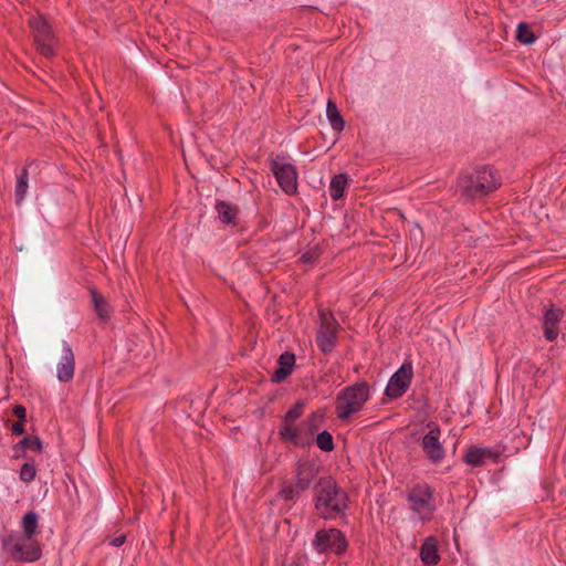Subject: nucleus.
I'll return each mask as SVG.
<instances>
[{
    "label": "nucleus",
    "mask_w": 566,
    "mask_h": 566,
    "mask_svg": "<svg viewBox=\"0 0 566 566\" xmlns=\"http://www.w3.org/2000/svg\"><path fill=\"white\" fill-rule=\"evenodd\" d=\"M304 411V402L298 401L285 413L282 424L280 427V437L296 447H307L313 441L314 433L318 430L323 415L313 412L306 419V432H298L296 430V421L301 418Z\"/></svg>",
    "instance_id": "1"
},
{
    "label": "nucleus",
    "mask_w": 566,
    "mask_h": 566,
    "mask_svg": "<svg viewBox=\"0 0 566 566\" xmlns=\"http://www.w3.org/2000/svg\"><path fill=\"white\" fill-rule=\"evenodd\" d=\"M370 396V387L365 381L346 386L336 396L335 411L337 418L347 420L354 413L361 411Z\"/></svg>",
    "instance_id": "2"
},
{
    "label": "nucleus",
    "mask_w": 566,
    "mask_h": 566,
    "mask_svg": "<svg viewBox=\"0 0 566 566\" xmlns=\"http://www.w3.org/2000/svg\"><path fill=\"white\" fill-rule=\"evenodd\" d=\"M316 510L325 520L333 518L346 507V495L333 480H322L318 484Z\"/></svg>",
    "instance_id": "3"
},
{
    "label": "nucleus",
    "mask_w": 566,
    "mask_h": 566,
    "mask_svg": "<svg viewBox=\"0 0 566 566\" xmlns=\"http://www.w3.org/2000/svg\"><path fill=\"white\" fill-rule=\"evenodd\" d=\"M407 502L412 513V518L422 523L432 520L437 504L434 501V491L429 484L418 483L413 485L407 494Z\"/></svg>",
    "instance_id": "4"
},
{
    "label": "nucleus",
    "mask_w": 566,
    "mask_h": 566,
    "mask_svg": "<svg viewBox=\"0 0 566 566\" xmlns=\"http://www.w3.org/2000/svg\"><path fill=\"white\" fill-rule=\"evenodd\" d=\"M500 180L493 169L481 167L460 180V187L470 197H482L497 189Z\"/></svg>",
    "instance_id": "5"
},
{
    "label": "nucleus",
    "mask_w": 566,
    "mask_h": 566,
    "mask_svg": "<svg viewBox=\"0 0 566 566\" xmlns=\"http://www.w3.org/2000/svg\"><path fill=\"white\" fill-rule=\"evenodd\" d=\"M29 27L32 31L38 52L43 56H53L55 54L56 38L49 21L43 15L38 14L29 20Z\"/></svg>",
    "instance_id": "6"
},
{
    "label": "nucleus",
    "mask_w": 566,
    "mask_h": 566,
    "mask_svg": "<svg viewBox=\"0 0 566 566\" xmlns=\"http://www.w3.org/2000/svg\"><path fill=\"white\" fill-rule=\"evenodd\" d=\"M271 171L285 193L294 195L297 191V170L285 157L276 156L273 158L271 160Z\"/></svg>",
    "instance_id": "7"
},
{
    "label": "nucleus",
    "mask_w": 566,
    "mask_h": 566,
    "mask_svg": "<svg viewBox=\"0 0 566 566\" xmlns=\"http://www.w3.org/2000/svg\"><path fill=\"white\" fill-rule=\"evenodd\" d=\"M4 547L11 552L15 559L21 562H34L41 556V548L34 536L21 535L9 538L4 543Z\"/></svg>",
    "instance_id": "8"
},
{
    "label": "nucleus",
    "mask_w": 566,
    "mask_h": 566,
    "mask_svg": "<svg viewBox=\"0 0 566 566\" xmlns=\"http://www.w3.org/2000/svg\"><path fill=\"white\" fill-rule=\"evenodd\" d=\"M319 322L316 343L318 348L327 354L331 353L336 345L338 323L333 314L325 311H319Z\"/></svg>",
    "instance_id": "9"
},
{
    "label": "nucleus",
    "mask_w": 566,
    "mask_h": 566,
    "mask_svg": "<svg viewBox=\"0 0 566 566\" xmlns=\"http://www.w3.org/2000/svg\"><path fill=\"white\" fill-rule=\"evenodd\" d=\"M313 546L318 553L333 552L342 554L347 548V543L340 531L336 528L321 530L313 539Z\"/></svg>",
    "instance_id": "10"
},
{
    "label": "nucleus",
    "mask_w": 566,
    "mask_h": 566,
    "mask_svg": "<svg viewBox=\"0 0 566 566\" xmlns=\"http://www.w3.org/2000/svg\"><path fill=\"white\" fill-rule=\"evenodd\" d=\"M413 376L411 364H403L390 377L385 394L391 399L400 398L409 388Z\"/></svg>",
    "instance_id": "11"
},
{
    "label": "nucleus",
    "mask_w": 566,
    "mask_h": 566,
    "mask_svg": "<svg viewBox=\"0 0 566 566\" xmlns=\"http://www.w3.org/2000/svg\"><path fill=\"white\" fill-rule=\"evenodd\" d=\"M428 429L421 443L423 452L432 463H440L446 455L444 448L440 441L441 430L436 423H429Z\"/></svg>",
    "instance_id": "12"
},
{
    "label": "nucleus",
    "mask_w": 566,
    "mask_h": 566,
    "mask_svg": "<svg viewBox=\"0 0 566 566\" xmlns=\"http://www.w3.org/2000/svg\"><path fill=\"white\" fill-rule=\"evenodd\" d=\"M75 373V356L71 345L67 342H62L61 360L56 366V377L61 382L72 380Z\"/></svg>",
    "instance_id": "13"
},
{
    "label": "nucleus",
    "mask_w": 566,
    "mask_h": 566,
    "mask_svg": "<svg viewBox=\"0 0 566 566\" xmlns=\"http://www.w3.org/2000/svg\"><path fill=\"white\" fill-rule=\"evenodd\" d=\"M563 317V311L559 308L551 307L544 312L543 315V331L547 340L553 342L559 335L558 323Z\"/></svg>",
    "instance_id": "14"
},
{
    "label": "nucleus",
    "mask_w": 566,
    "mask_h": 566,
    "mask_svg": "<svg viewBox=\"0 0 566 566\" xmlns=\"http://www.w3.org/2000/svg\"><path fill=\"white\" fill-rule=\"evenodd\" d=\"M317 474V469L314 463L308 461L298 462L296 468L295 483L298 490L305 491L310 488Z\"/></svg>",
    "instance_id": "15"
},
{
    "label": "nucleus",
    "mask_w": 566,
    "mask_h": 566,
    "mask_svg": "<svg viewBox=\"0 0 566 566\" xmlns=\"http://www.w3.org/2000/svg\"><path fill=\"white\" fill-rule=\"evenodd\" d=\"M295 356L292 353H283L277 360V368L273 373L272 380L274 382L283 381L293 371Z\"/></svg>",
    "instance_id": "16"
},
{
    "label": "nucleus",
    "mask_w": 566,
    "mask_h": 566,
    "mask_svg": "<svg viewBox=\"0 0 566 566\" xmlns=\"http://www.w3.org/2000/svg\"><path fill=\"white\" fill-rule=\"evenodd\" d=\"M420 558L426 566H434L440 560L438 542L433 536L424 539L420 548Z\"/></svg>",
    "instance_id": "17"
},
{
    "label": "nucleus",
    "mask_w": 566,
    "mask_h": 566,
    "mask_svg": "<svg viewBox=\"0 0 566 566\" xmlns=\"http://www.w3.org/2000/svg\"><path fill=\"white\" fill-rule=\"evenodd\" d=\"M496 458V454L490 448H470L465 455L464 461L472 467H480L485 463L486 459Z\"/></svg>",
    "instance_id": "18"
},
{
    "label": "nucleus",
    "mask_w": 566,
    "mask_h": 566,
    "mask_svg": "<svg viewBox=\"0 0 566 566\" xmlns=\"http://www.w3.org/2000/svg\"><path fill=\"white\" fill-rule=\"evenodd\" d=\"M218 218L222 223L231 224L234 223L238 216V208L227 201H219L216 205Z\"/></svg>",
    "instance_id": "19"
},
{
    "label": "nucleus",
    "mask_w": 566,
    "mask_h": 566,
    "mask_svg": "<svg viewBox=\"0 0 566 566\" xmlns=\"http://www.w3.org/2000/svg\"><path fill=\"white\" fill-rule=\"evenodd\" d=\"M90 292L97 316L102 319L109 318L111 306L107 300L102 294H99L95 289H91Z\"/></svg>",
    "instance_id": "20"
},
{
    "label": "nucleus",
    "mask_w": 566,
    "mask_h": 566,
    "mask_svg": "<svg viewBox=\"0 0 566 566\" xmlns=\"http://www.w3.org/2000/svg\"><path fill=\"white\" fill-rule=\"evenodd\" d=\"M347 182V177L344 174L333 177L329 184V195L333 200H338L344 196Z\"/></svg>",
    "instance_id": "21"
},
{
    "label": "nucleus",
    "mask_w": 566,
    "mask_h": 566,
    "mask_svg": "<svg viewBox=\"0 0 566 566\" xmlns=\"http://www.w3.org/2000/svg\"><path fill=\"white\" fill-rule=\"evenodd\" d=\"M22 531L25 536H35L38 533V514L33 511L28 512L21 522Z\"/></svg>",
    "instance_id": "22"
},
{
    "label": "nucleus",
    "mask_w": 566,
    "mask_h": 566,
    "mask_svg": "<svg viewBox=\"0 0 566 566\" xmlns=\"http://www.w3.org/2000/svg\"><path fill=\"white\" fill-rule=\"evenodd\" d=\"M326 115L329 120L331 126L335 130H342L344 128V120L337 109V106L331 99L327 102L326 106Z\"/></svg>",
    "instance_id": "23"
},
{
    "label": "nucleus",
    "mask_w": 566,
    "mask_h": 566,
    "mask_svg": "<svg viewBox=\"0 0 566 566\" xmlns=\"http://www.w3.org/2000/svg\"><path fill=\"white\" fill-rule=\"evenodd\" d=\"M28 181H29V172L24 168V169H22V171L20 172V175L18 176V179H17L15 191H14L17 203H20L24 200L27 191H28Z\"/></svg>",
    "instance_id": "24"
},
{
    "label": "nucleus",
    "mask_w": 566,
    "mask_h": 566,
    "mask_svg": "<svg viewBox=\"0 0 566 566\" xmlns=\"http://www.w3.org/2000/svg\"><path fill=\"white\" fill-rule=\"evenodd\" d=\"M303 490H298L297 485L291 482H284L279 491V496L285 501H295Z\"/></svg>",
    "instance_id": "25"
},
{
    "label": "nucleus",
    "mask_w": 566,
    "mask_h": 566,
    "mask_svg": "<svg viewBox=\"0 0 566 566\" xmlns=\"http://www.w3.org/2000/svg\"><path fill=\"white\" fill-rule=\"evenodd\" d=\"M516 39L523 44H532L536 38L525 22H521L516 29Z\"/></svg>",
    "instance_id": "26"
},
{
    "label": "nucleus",
    "mask_w": 566,
    "mask_h": 566,
    "mask_svg": "<svg viewBox=\"0 0 566 566\" xmlns=\"http://www.w3.org/2000/svg\"><path fill=\"white\" fill-rule=\"evenodd\" d=\"M316 444L317 447L322 450V451H325V452H331L334 450V440H333V437L332 434L324 430L322 432H319L317 436H316Z\"/></svg>",
    "instance_id": "27"
},
{
    "label": "nucleus",
    "mask_w": 566,
    "mask_h": 566,
    "mask_svg": "<svg viewBox=\"0 0 566 566\" xmlns=\"http://www.w3.org/2000/svg\"><path fill=\"white\" fill-rule=\"evenodd\" d=\"M35 474H36V469L34 467V464L24 463L20 469L19 476L23 482H31L32 480H34Z\"/></svg>",
    "instance_id": "28"
},
{
    "label": "nucleus",
    "mask_w": 566,
    "mask_h": 566,
    "mask_svg": "<svg viewBox=\"0 0 566 566\" xmlns=\"http://www.w3.org/2000/svg\"><path fill=\"white\" fill-rule=\"evenodd\" d=\"M20 444L23 449H31L35 451H41L42 443L38 437H25L20 441Z\"/></svg>",
    "instance_id": "29"
},
{
    "label": "nucleus",
    "mask_w": 566,
    "mask_h": 566,
    "mask_svg": "<svg viewBox=\"0 0 566 566\" xmlns=\"http://www.w3.org/2000/svg\"><path fill=\"white\" fill-rule=\"evenodd\" d=\"M13 413L21 420H23L27 416L25 408L21 405H18L13 408Z\"/></svg>",
    "instance_id": "30"
},
{
    "label": "nucleus",
    "mask_w": 566,
    "mask_h": 566,
    "mask_svg": "<svg viewBox=\"0 0 566 566\" xmlns=\"http://www.w3.org/2000/svg\"><path fill=\"white\" fill-rule=\"evenodd\" d=\"M11 431H12V433H13V434H22V433H23V431H24V426H23V423H22V422H20V421H19V422L13 423V424H12V427H11Z\"/></svg>",
    "instance_id": "31"
},
{
    "label": "nucleus",
    "mask_w": 566,
    "mask_h": 566,
    "mask_svg": "<svg viewBox=\"0 0 566 566\" xmlns=\"http://www.w3.org/2000/svg\"><path fill=\"white\" fill-rule=\"evenodd\" d=\"M125 542V537L124 536H117V537H114L112 541H111V544L118 547L120 545H123Z\"/></svg>",
    "instance_id": "32"
},
{
    "label": "nucleus",
    "mask_w": 566,
    "mask_h": 566,
    "mask_svg": "<svg viewBox=\"0 0 566 566\" xmlns=\"http://www.w3.org/2000/svg\"><path fill=\"white\" fill-rule=\"evenodd\" d=\"M296 430H297L298 432H303V433H304V432H306V431H307V428H306V420H305V421H303V423H302L301 426H297V424H296Z\"/></svg>",
    "instance_id": "33"
}]
</instances>
